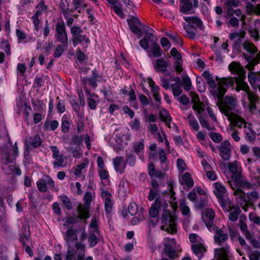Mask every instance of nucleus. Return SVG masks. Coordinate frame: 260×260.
I'll list each match as a JSON object with an SVG mask.
<instances>
[{
  "label": "nucleus",
  "instance_id": "1",
  "mask_svg": "<svg viewBox=\"0 0 260 260\" xmlns=\"http://www.w3.org/2000/svg\"><path fill=\"white\" fill-rule=\"evenodd\" d=\"M86 238L85 226H71L67 229L63 235L68 246L66 260H83L86 249L84 241Z\"/></svg>",
  "mask_w": 260,
  "mask_h": 260
},
{
  "label": "nucleus",
  "instance_id": "2",
  "mask_svg": "<svg viewBox=\"0 0 260 260\" xmlns=\"http://www.w3.org/2000/svg\"><path fill=\"white\" fill-rule=\"evenodd\" d=\"M168 208V204L165 201L156 199L149 209V215L151 218H156L157 215L161 213V229L173 234L177 232L176 224Z\"/></svg>",
  "mask_w": 260,
  "mask_h": 260
},
{
  "label": "nucleus",
  "instance_id": "3",
  "mask_svg": "<svg viewBox=\"0 0 260 260\" xmlns=\"http://www.w3.org/2000/svg\"><path fill=\"white\" fill-rule=\"evenodd\" d=\"M210 88V92L215 99H222L226 92V89L232 86L235 82L233 78H223L220 80L216 85L214 77L209 71H205L202 74Z\"/></svg>",
  "mask_w": 260,
  "mask_h": 260
},
{
  "label": "nucleus",
  "instance_id": "4",
  "mask_svg": "<svg viewBox=\"0 0 260 260\" xmlns=\"http://www.w3.org/2000/svg\"><path fill=\"white\" fill-rule=\"evenodd\" d=\"M213 186V192L219 205L223 210L229 211L231 208L232 202L228 196L226 188L219 182L214 183Z\"/></svg>",
  "mask_w": 260,
  "mask_h": 260
},
{
  "label": "nucleus",
  "instance_id": "5",
  "mask_svg": "<svg viewBox=\"0 0 260 260\" xmlns=\"http://www.w3.org/2000/svg\"><path fill=\"white\" fill-rule=\"evenodd\" d=\"M218 100L220 103H217V105L220 112L226 116H231L232 111L234 110L237 105V99L231 96H225L223 101L222 99L220 100L218 99Z\"/></svg>",
  "mask_w": 260,
  "mask_h": 260
},
{
  "label": "nucleus",
  "instance_id": "6",
  "mask_svg": "<svg viewBox=\"0 0 260 260\" xmlns=\"http://www.w3.org/2000/svg\"><path fill=\"white\" fill-rule=\"evenodd\" d=\"M192 108L199 120L202 127L210 131L214 130L215 127L213 124H211L207 119V118L203 116V112L205 109V105L203 103H197L193 104Z\"/></svg>",
  "mask_w": 260,
  "mask_h": 260
},
{
  "label": "nucleus",
  "instance_id": "7",
  "mask_svg": "<svg viewBox=\"0 0 260 260\" xmlns=\"http://www.w3.org/2000/svg\"><path fill=\"white\" fill-rule=\"evenodd\" d=\"M91 192L87 191L84 196V204L80 205L77 208L78 218L80 219H87L89 217V209L92 200Z\"/></svg>",
  "mask_w": 260,
  "mask_h": 260
},
{
  "label": "nucleus",
  "instance_id": "8",
  "mask_svg": "<svg viewBox=\"0 0 260 260\" xmlns=\"http://www.w3.org/2000/svg\"><path fill=\"white\" fill-rule=\"evenodd\" d=\"M55 38L56 41L61 43L63 46H68V36L64 22L63 21L57 22L56 24Z\"/></svg>",
  "mask_w": 260,
  "mask_h": 260
},
{
  "label": "nucleus",
  "instance_id": "9",
  "mask_svg": "<svg viewBox=\"0 0 260 260\" xmlns=\"http://www.w3.org/2000/svg\"><path fill=\"white\" fill-rule=\"evenodd\" d=\"M244 133L247 141H253L260 135V123H248L244 125Z\"/></svg>",
  "mask_w": 260,
  "mask_h": 260
},
{
  "label": "nucleus",
  "instance_id": "10",
  "mask_svg": "<svg viewBox=\"0 0 260 260\" xmlns=\"http://www.w3.org/2000/svg\"><path fill=\"white\" fill-rule=\"evenodd\" d=\"M229 69L231 73L234 75V79H242L245 78L246 71L238 62L233 61L229 65Z\"/></svg>",
  "mask_w": 260,
  "mask_h": 260
},
{
  "label": "nucleus",
  "instance_id": "11",
  "mask_svg": "<svg viewBox=\"0 0 260 260\" xmlns=\"http://www.w3.org/2000/svg\"><path fill=\"white\" fill-rule=\"evenodd\" d=\"M221 158L224 160H228L231 156L232 146L228 140H224L220 145L217 146Z\"/></svg>",
  "mask_w": 260,
  "mask_h": 260
},
{
  "label": "nucleus",
  "instance_id": "12",
  "mask_svg": "<svg viewBox=\"0 0 260 260\" xmlns=\"http://www.w3.org/2000/svg\"><path fill=\"white\" fill-rule=\"evenodd\" d=\"M11 148L7 144L0 146V161L3 165H8L14 161V157L11 155Z\"/></svg>",
  "mask_w": 260,
  "mask_h": 260
},
{
  "label": "nucleus",
  "instance_id": "13",
  "mask_svg": "<svg viewBox=\"0 0 260 260\" xmlns=\"http://www.w3.org/2000/svg\"><path fill=\"white\" fill-rule=\"evenodd\" d=\"M163 243L165 253L170 258H174L176 251L173 248V246H175L176 243L175 239L167 237L164 238Z\"/></svg>",
  "mask_w": 260,
  "mask_h": 260
},
{
  "label": "nucleus",
  "instance_id": "14",
  "mask_svg": "<svg viewBox=\"0 0 260 260\" xmlns=\"http://www.w3.org/2000/svg\"><path fill=\"white\" fill-rule=\"evenodd\" d=\"M228 169L230 173H232V178L235 181H236L242 175V168L241 164L238 161L235 160L228 164Z\"/></svg>",
  "mask_w": 260,
  "mask_h": 260
},
{
  "label": "nucleus",
  "instance_id": "15",
  "mask_svg": "<svg viewBox=\"0 0 260 260\" xmlns=\"http://www.w3.org/2000/svg\"><path fill=\"white\" fill-rule=\"evenodd\" d=\"M149 35L152 36V38H149V39L150 42H151L152 44L150 50H149V53L151 54V56L153 55L155 57H159L161 56L163 52L158 44L156 43V37L153 36L151 32H150Z\"/></svg>",
  "mask_w": 260,
  "mask_h": 260
},
{
  "label": "nucleus",
  "instance_id": "16",
  "mask_svg": "<svg viewBox=\"0 0 260 260\" xmlns=\"http://www.w3.org/2000/svg\"><path fill=\"white\" fill-rule=\"evenodd\" d=\"M214 240L215 243L221 245L229 239V235L223 229L216 228L214 231Z\"/></svg>",
  "mask_w": 260,
  "mask_h": 260
},
{
  "label": "nucleus",
  "instance_id": "17",
  "mask_svg": "<svg viewBox=\"0 0 260 260\" xmlns=\"http://www.w3.org/2000/svg\"><path fill=\"white\" fill-rule=\"evenodd\" d=\"M182 5L180 6V12L185 14H188L193 13L192 10L193 8H197L199 7V2L198 0H191V2H186L182 3Z\"/></svg>",
  "mask_w": 260,
  "mask_h": 260
},
{
  "label": "nucleus",
  "instance_id": "18",
  "mask_svg": "<svg viewBox=\"0 0 260 260\" xmlns=\"http://www.w3.org/2000/svg\"><path fill=\"white\" fill-rule=\"evenodd\" d=\"M191 248L199 259H201L207 251V247L205 245L204 242L198 244H192Z\"/></svg>",
  "mask_w": 260,
  "mask_h": 260
},
{
  "label": "nucleus",
  "instance_id": "19",
  "mask_svg": "<svg viewBox=\"0 0 260 260\" xmlns=\"http://www.w3.org/2000/svg\"><path fill=\"white\" fill-rule=\"evenodd\" d=\"M113 165L115 170L121 174L124 171L126 164L124 161L122 157L117 156L113 159Z\"/></svg>",
  "mask_w": 260,
  "mask_h": 260
},
{
  "label": "nucleus",
  "instance_id": "20",
  "mask_svg": "<svg viewBox=\"0 0 260 260\" xmlns=\"http://www.w3.org/2000/svg\"><path fill=\"white\" fill-rule=\"evenodd\" d=\"M153 68L157 72H165L168 66V62L164 59L159 58L152 61Z\"/></svg>",
  "mask_w": 260,
  "mask_h": 260
},
{
  "label": "nucleus",
  "instance_id": "21",
  "mask_svg": "<svg viewBox=\"0 0 260 260\" xmlns=\"http://www.w3.org/2000/svg\"><path fill=\"white\" fill-rule=\"evenodd\" d=\"M127 22L133 33L139 34L141 32V29L139 27L141 25V21L138 18L133 17L131 19H127Z\"/></svg>",
  "mask_w": 260,
  "mask_h": 260
},
{
  "label": "nucleus",
  "instance_id": "22",
  "mask_svg": "<svg viewBox=\"0 0 260 260\" xmlns=\"http://www.w3.org/2000/svg\"><path fill=\"white\" fill-rule=\"evenodd\" d=\"M229 119L232 122L235 126L239 128H244V125H247L249 123L244 118L236 114H232L229 116Z\"/></svg>",
  "mask_w": 260,
  "mask_h": 260
},
{
  "label": "nucleus",
  "instance_id": "23",
  "mask_svg": "<svg viewBox=\"0 0 260 260\" xmlns=\"http://www.w3.org/2000/svg\"><path fill=\"white\" fill-rule=\"evenodd\" d=\"M89 162L87 160L86 162L81 163L77 165L75 168L73 169V174L76 178H79L81 176H84L85 174V169L88 167Z\"/></svg>",
  "mask_w": 260,
  "mask_h": 260
},
{
  "label": "nucleus",
  "instance_id": "24",
  "mask_svg": "<svg viewBox=\"0 0 260 260\" xmlns=\"http://www.w3.org/2000/svg\"><path fill=\"white\" fill-rule=\"evenodd\" d=\"M26 141V147L30 148H37L41 145L42 142L41 139L38 134L28 137Z\"/></svg>",
  "mask_w": 260,
  "mask_h": 260
},
{
  "label": "nucleus",
  "instance_id": "25",
  "mask_svg": "<svg viewBox=\"0 0 260 260\" xmlns=\"http://www.w3.org/2000/svg\"><path fill=\"white\" fill-rule=\"evenodd\" d=\"M85 92L89 95L87 101L89 108L91 110H95L100 101L99 96L94 93H90L89 91L88 90H86Z\"/></svg>",
  "mask_w": 260,
  "mask_h": 260
},
{
  "label": "nucleus",
  "instance_id": "26",
  "mask_svg": "<svg viewBox=\"0 0 260 260\" xmlns=\"http://www.w3.org/2000/svg\"><path fill=\"white\" fill-rule=\"evenodd\" d=\"M102 77L99 75L98 72L96 70L92 71V76L90 77L85 79L86 82H87L88 84L93 87L95 88L97 86V82L100 80Z\"/></svg>",
  "mask_w": 260,
  "mask_h": 260
},
{
  "label": "nucleus",
  "instance_id": "27",
  "mask_svg": "<svg viewBox=\"0 0 260 260\" xmlns=\"http://www.w3.org/2000/svg\"><path fill=\"white\" fill-rule=\"evenodd\" d=\"M236 181L240 184L241 186L244 188L248 189H255L257 188V185L253 182L251 183L248 181L247 179L244 176H242L239 179H238Z\"/></svg>",
  "mask_w": 260,
  "mask_h": 260
},
{
  "label": "nucleus",
  "instance_id": "28",
  "mask_svg": "<svg viewBox=\"0 0 260 260\" xmlns=\"http://www.w3.org/2000/svg\"><path fill=\"white\" fill-rule=\"evenodd\" d=\"M159 117L160 120L164 122L169 128L171 127V123L172 121V118L167 110L164 109H161L159 112Z\"/></svg>",
  "mask_w": 260,
  "mask_h": 260
},
{
  "label": "nucleus",
  "instance_id": "29",
  "mask_svg": "<svg viewBox=\"0 0 260 260\" xmlns=\"http://www.w3.org/2000/svg\"><path fill=\"white\" fill-rule=\"evenodd\" d=\"M183 19L188 23H192L202 31H204L205 26L203 21L197 17H183Z\"/></svg>",
  "mask_w": 260,
  "mask_h": 260
},
{
  "label": "nucleus",
  "instance_id": "30",
  "mask_svg": "<svg viewBox=\"0 0 260 260\" xmlns=\"http://www.w3.org/2000/svg\"><path fill=\"white\" fill-rule=\"evenodd\" d=\"M248 81L251 86L256 89L260 87V77L256 75L255 73L250 72L248 74Z\"/></svg>",
  "mask_w": 260,
  "mask_h": 260
},
{
  "label": "nucleus",
  "instance_id": "31",
  "mask_svg": "<svg viewBox=\"0 0 260 260\" xmlns=\"http://www.w3.org/2000/svg\"><path fill=\"white\" fill-rule=\"evenodd\" d=\"M179 182L182 185H186L188 187H191L194 185L193 180L191 178L189 173L186 172L179 177Z\"/></svg>",
  "mask_w": 260,
  "mask_h": 260
},
{
  "label": "nucleus",
  "instance_id": "32",
  "mask_svg": "<svg viewBox=\"0 0 260 260\" xmlns=\"http://www.w3.org/2000/svg\"><path fill=\"white\" fill-rule=\"evenodd\" d=\"M59 8L61 13L65 19H67L70 15V4L67 0H60Z\"/></svg>",
  "mask_w": 260,
  "mask_h": 260
},
{
  "label": "nucleus",
  "instance_id": "33",
  "mask_svg": "<svg viewBox=\"0 0 260 260\" xmlns=\"http://www.w3.org/2000/svg\"><path fill=\"white\" fill-rule=\"evenodd\" d=\"M243 78L242 79H237L235 80V82L237 84V87L236 88V90L237 92L240 91L241 90H242L245 91L243 93V96L246 95V93L250 91V88L248 85L247 83L244 81Z\"/></svg>",
  "mask_w": 260,
  "mask_h": 260
},
{
  "label": "nucleus",
  "instance_id": "34",
  "mask_svg": "<svg viewBox=\"0 0 260 260\" xmlns=\"http://www.w3.org/2000/svg\"><path fill=\"white\" fill-rule=\"evenodd\" d=\"M134 151L139 155L141 159H143L144 151V143L143 141L136 142L133 145Z\"/></svg>",
  "mask_w": 260,
  "mask_h": 260
},
{
  "label": "nucleus",
  "instance_id": "35",
  "mask_svg": "<svg viewBox=\"0 0 260 260\" xmlns=\"http://www.w3.org/2000/svg\"><path fill=\"white\" fill-rule=\"evenodd\" d=\"M59 122L56 120H49L47 119L44 124V130L46 131H54L58 126Z\"/></svg>",
  "mask_w": 260,
  "mask_h": 260
},
{
  "label": "nucleus",
  "instance_id": "36",
  "mask_svg": "<svg viewBox=\"0 0 260 260\" xmlns=\"http://www.w3.org/2000/svg\"><path fill=\"white\" fill-rule=\"evenodd\" d=\"M184 28L186 31V36L189 39H194L196 37V27L190 24L185 25Z\"/></svg>",
  "mask_w": 260,
  "mask_h": 260
},
{
  "label": "nucleus",
  "instance_id": "37",
  "mask_svg": "<svg viewBox=\"0 0 260 260\" xmlns=\"http://www.w3.org/2000/svg\"><path fill=\"white\" fill-rule=\"evenodd\" d=\"M98 173L100 177L102 183L104 185L109 184V175L108 172L105 169L98 170Z\"/></svg>",
  "mask_w": 260,
  "mask_h": 260
},
{
  "label": "nucleus",
  "instance_id": "38",
  "mask_svg": "<svg viewBox=\"0 0 260 260\" xmlns=\"http://www.w3.org/2000/svg\"><path fill=\"white\" fill-rule=\"evenodd\" d=\"M128 183V182L124 179H122L119 184L118 193L122 197L126 196L127 191Z\"/></svg>",
  "mask_w": 260,
  "mask_h": 260
},
{
  "label": "nucleus",
  "instance_id": "39",
  "mask_svg": "<svg viewBox=\"0 0 260 260\" xmlns=\"http://www.w3.org/2000/svg\"><path fill=\"white\" fill-rule=\"evenodd\" d=\"M102 236L96 235L93 234H89L88 242L90 247L95 246L102 239Z\"/></svg>",
  "mask_w": 260,
  "mask_h": 260
},
{
  "label": "nucleus",
  "instance_id": "40",
  "mask_svg": "<svg viewBox=\"0 0 260 260\" xmlns=\"http://www.w3.org/2000/svg\"><path fill=\"white\" fill-rule=\"evenodd\" d=\"M149 38H152V36L150 35V36H148L145 35L143 39L140 40L139 44L143 49L146 50L148 52V56L150 57H151V54L149 52V41H150Z\"/></svg>",
  "mask_w": 260,
  "mask_h": 260
},
{
  "label": "nucleus",
  "instance_id": "41",
  "mask_svg": "<svg viewBox=\"0 0 260 260\" xmlns=\"http://www.w3.org/2000/svg\"><path fill=\"white\" fill-rule=\"evenodd\" d=\"M187 119L192 129L198 131L200 128V126L194 117L191 114H190L188 115Z\"/></svg>",
  "mask_w": 260,
  "mask_h": 260
},
{
  "label": "nucleus",
  "instance_id": "42",
  "mask_svg": "<svg viewBox=\"0 0 260 260\" xmlns=\"http://www.w3.org/2000/svg\"><path fill=\"white\" fill-rule=\"evenodd\" d=\"M72 41L74 47H76L77 45L81 43L83 41H85L86 43H89V39L86 38L85 35H80V34L73 36Z\"/></svg>",
  "mask_w": 260,
  "mask_h": 260
},
{
  "label": "nucleus",
  "instance_id": "43",
  "mask_svg": "<svg viewBox=\"0 0 260 260\" xmlns=\"http://www.w3.org/2000/svg\"><path fill=\"white\" fill-rule=\"evenodd\" d=\"M245 31L243 30H239V31H235L233 32H232L229 35V39L231 41H233L236 39H242L245 37Z\"/></svg>",
  "mask_w": 260,
  "mask_h": 260
},
{
  "label": "nucleus",
  "instance_id": "44",
  "mask_svg": "<svg viewBox=\"0 0 260 260\" xmlns=\"http://www.w3.org/2000/svg\"><path fill=\"white\" fill-rule=\"evenodd\" d=\"M243 47L246 51L251 54H254L257 51V49L253 44L248 41L243 43Z\"/></svg>",
  "mask_w": 260,
  "mask_h": 260
},
{
  "label": "nucleus",
  "instance_id": "45",
  "mask_svg": "<svg viewBox=\"0 0 260 260\" xmlns=\"http://www.w3.org/2000/svg\"><path fill=\"white\" fill-rule=\"evenodd\" d=\"M179 208L182 214L188 215L190 213V209L187 206V203L185 199H183L179 202Z\"/></svg>",
  "mask_w": 260,
  "mask_h": 260
},
{
  "label": "nucleus",
  "instance_id": "46",
  "mask_svg": "<svg viewBox=\"0 0 260 260\" xmlns=\"http://www.w3.org/2000/svg\"><path fill=\"white\" fill-rule=\"evenodd\" d=\"M182 79L184 89L186 91H189L191 89V82L190 78L187 74H183Z\"/></svg>",
  "mask_w": 260,
  "mask_h": 260
},
{
  "label": "nucleus",
  "instance_id": "47",
  "mask_svg": "<svg viewBox=\"0 0 260 260\" xmlns=\"http://www.w3.org/2000/svg\"><path fill=\"white\" fill-rule=\"evenodd\" d=\"M181 85H182L177 84H172L171 85V87L172 89L173 94L175 98L181 94L182 92Z\"/></svg>",
  "mask_w": 260,
  "mask_h": 260
},
{
  "label": "nucleus",
  "instance_id": "48",
  "mask_svg": "<svg viewBox=\"0 0 260 260\" xmlns=\"http://www.w3.org/2000/svg\"><path fill=\"white\" fill-rule=\"evenodd\" d=\"M60 200L68 210H71L72 209V203L70 199L66 195H61Z\"/></svg>",
  "mask_w": 260,
  "mask_h": 260
},
{
  "label": "nucleus",
  "instance_id": "49",
  "mask_svg": "<svg viewBox=\"0 0 260 260\" xmlns=\"http://www.w3.org/2000/svg\"><path fill=\"white\" fill-rule=\"evenodd\" d=\"M247 197L250 202H254L259 198V194L255 189L247 193Z\"/></svg>",
  "mask_w": 260,
  "mask_h": 260
},
{
  "label": "nucleus",
  "instance_id": "50",
  "mask_svg": "<svg viewBox=\"0 0 260 260\" xmlns=\"http://www.w3.org/2000/svg\"><path fill=\"white\" fill-rule=\"evenodd\" d=\"M189 238L192 244H198L204 242L203 239L197 234L191 233L189 234Z\"/></svg>",
  "mask_w": 260,
  "mask_h": 260
},
{
  "label": "nucleus",
  "instance_id": "51",
  "mask_svg": "<svg viewBox=\"0 0 260 260\" xmlns=\"http://www.w3.org/2000/svg\"><path fill=\"white\" fill-rule=\"evenodd\" d=\"M70 128V123L67 118L62 117L61 120V129L63 133H68Z\"/></svg>",
  "mask_w": 260,
  "mask_h": 260
},
{
  "label": "nucleus",
  "instance_id": "52",
  "mask_svg": "<svg viewBox=\"0 0 260 260\" xmlns=\"http://www.w3.org/2000/svg\"><path fill=\"white\" fill-rule=\"evenodd\" d=\"M241 211L239 209H234L230 212L228 215L229 218L232 221H236Z\"/></svg>",
  "mask_w": 260,
  "mask_h": 260
},
{
  "label": "nucleus",
  "instance_id": "53",
  "mask_svg": "<svg viewBox=\"0 0 260 260\" xmlns=\"http://www.w3.org/2000/svg\"><path fill=\"white\" fill-rule=\"evenodd\" d=\"M67 47L63 46V45H58L56 46L54 52V56L55 58H59L64 53L65 48Z\"/></svg>",
  "mask_w": 260,
  "mask_h": 260
},
{
  "label": "nucleus",
  "instance_id": "54",
  "mask_svg": "<svg viewBox=\"0 0 260 260\" xmlns=\"http://www.w3.org/2000/svg\"><path fill=\"white\" fill-rule=\"evenodd\" d=\"M246 239L249 241L252 246L255 248H258L260 247V243L256 240L251 235V234H247V237H246Z\"/></svg>",
  "mask_w": 260,
  "mask_h": 260
},
{
  "label": "nucleus",
  "instance_id": "55",
  "mask_svg": "<svg viewBox=\"0 0 260 260\" xmlns=\"http://www.w3.org/2000/svg\"><path fill=\"white\" fill-rule=\"evenodd\" d=\"M147 81L153 94L158 93L159 91V87L155 84L152 79L148 78Z\"/></svg>",
  "mask_w": 260,
  "mask_h": 260
},
{
  "label": "nucleus",
  "instance_id": "56",
  "mask_svg": "<svg viewBox=\"0 0 260 260\" xmlns=\"http://www.w3.org/2000/svg\"><path fill=\"white\" fill-rule=\"evenodd\" d=\"M159 159L161 164H166L168 161L166 154L164 149L161 147L158 148Z\"/></svg>",
  "mask_w": 260,
  "mask_h": 260
},
{
  "label": "nucleus",
  "instance_id": "57",
  "mask_svg": "<svg viewBox=\"0 0 260 260\" xmlns=\"http://www.w3.org/2000/svg\"><path fill=\"white\" fill-rule=\"evenodd\" d=\"M196 83L198 90L201 92H203L206 90L205 83L201 77H197L196 78Z\"/></svg>",
  "mask_w": 260,
  "mask_h": 260
},
{
  "label": "nucleus",
  "instance_id": "58",
  "mask_svg": "<svg viewBox=\"0 0 260 260\" xmlns=\"http://www.w3.org/2000/svg\"><path fill=\"white\" fill-rule=\"evenodd\" d=\"M57 104L56 106V109L58 113H62L66 110L64 102L59 99V97L57 98Z\"/></svg>",
  "mask_w": 260,
  "mask_h": 260
},
{
  "label": "nucleus",
  "instance_id": "59",
  "mask_svg": "<svg viewBox=\"0 0 260 260\" xmlns=\"http://www.w3.org/2000/svg\"><path fill=\"white\" fill-rule=\"evenodd\" d=\"M239 226L242 232L244 233V234L245 236V238L247 237L248 233V234H251L249 231L247 229V225L246 223L242 220H240L239 221Z\"/></svg>",
  "mask_w": 260,
  "mask_h": 260
},
{
  "label": "nucleus",
  "instance_id": "60",
  "mask_svg": "<svg viewBox=\"0 0 260 260\" xmlns=\"http://www.w3.org/2000/svg\"><path fill=\"white\" fill-rule=\"evenodd\" d=\"M82 140L83 136L82 135H74L72 137L71 143L76 145H80L82 143Z\"/></svg>",
  "mask_w": 260,
  "mask_h": 260
},
{
  "label": "nucleus",
  "instance_id": "61",
  "mask_svg": "<svg viewBox=\"0 0 260 260\" xmlns=\"http://www.w3.org/2000/svg\"><path fill=\"white\" fill-rule=\"evenodd\" d=\"M55 160L53 162L54 165V168L56 167H60L63 166V164L64 162V157L63 155L60 154V156L56 157V158H53Z\"/></svg>",
  "mask_w": 260,
  "mask_h": 260
},
{
  "label": "nucleus",
  "instance_id": "62",
  "mask_svg": "<svg viewBox=\"0 0 260 260\" xmlns=\"http://www.w3.org/2000/svg\"><path fill=\"white\" fill-rule=\"evenodd\" d=\"M47 188L52 189L54 187V182L52 179L49 176H46L43 178Z\"/></svg>",
  "mask_w": 260,
  "mask_h": 260
},
{
  "label": "nucleus",
  "instance_id": "63",
  "mask_svg": "<svg viewBox=\"0 0 260 260\" xmlns=\"http://www.w3.org/2000/svg\"><path fill=\"white\" fill-rule=\"evenodd\" d=\"M209 136L215 143H219L222 139V136L219 133L211 132L209 134Z\"/></svg>",
  "mask_w": 260,
  "mask_h": 260
},
{
  "label": "nucleus",
  "instance_id": "64",
  "mask_svg": "<svg viewBox=\"0 0 260 260\" xmlns=\"http://www.w3.org/2000/svg\"><path fill=\"white\" fill-rule=\"evenodd\" d=\"M250 221L260 226V217L253 213H250L248 215Z\"/></svg>",
  "mask_w": 260,
  "mask_h": 260
}]
</instances>
